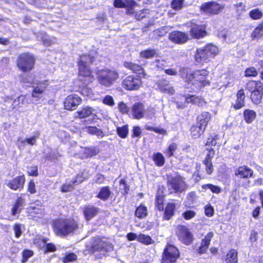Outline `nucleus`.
Segmentation results:
<instances>
[{
	"instance_id": "c85d7f7f",
	"label": "nucleus",
	"mask_w": 263,
	"mask_h": 263,
	"mask_svg": "<svg viewBox=\"0 0 263 263\" xmlns=\"http://www.w3.org/2000/svg\"><path fill=\"white\" fill-rule=\"evenodd\" d=\"M211 119V115L210 112L204 111L197 117L196 123L205 129Z\"/></svg>"
},
{
	"instance_id": "680f3d73",
	"label": "nucleus",
	"mask_w": 263,
	"mask_h": 263,
	"mask_svg": "<svg viewBox=\"0 0 263 263\" xmlns=\"http://www.w3.org/2000/svg\"><path fill=\"white\" fill-rule=\"evenodd\" d=\"M118 109L119 111L122 114H127L129 117L130 110L127 105L123 102H121L118 104Z\"/></svg>"
},
{
	"instance_id": "052dcab7",
	"label": "nucleus",
	"mask_w": 263,
	"mask_h": 263,
	"mask_svg": "<svg viewBox=\"0 0 263 263\" xmlns=\"http://www.w3.org/2000/svg\"><path fill=\"white\" fill-rule=\"evenodd\" d=\"M27 175L29 176L37 177L39 175L38 166L36 165L28 166L27 167Z\"/></svg>"
},
{
	"instance_id": "cd10ccee",
	"label": "nucleus",
	"mask_w": 263,
	"mask_h": 263,
	"mask_svg": "<svg viewBox=\"0 0 263 263\" xmlns=\"http://www.w3.org/2000/svg\"><path fill=\"white\" fill-rule=\"evenodd\" d=\"M27 209L29 215L35 220L42 218L44 215V209L41 208L39 206H30Z\"/></svg>"
},
{
	"instance_id": "a211bd4d",
	"label": "nucleus",
	"mask_w": 263,
	"mask_h": 263,
	"mask_svg": "<svg viewBox=\"0 0 263 263\" xmlns=\"http://www.w3.org/2000/svg\"><path fill=\"white\" fill-rule=\"evenodd\" d=\"M82 100L80 97L76 94H70L67 96L63 102L64 109L67 110H74L82 103Z\"/></svg>"
},
{
	"instance_id": "c9c22d12",
	"label": "nucleus",
	"mask_w": 263,
	"mask_h": 263,
	"mask_svg": "<svg viewBox=\"0 0 263 263\" xmlns=\"http://www.w3.org/2000/svg\"><path fill=\"white\" fill-rule=\"evenodd\" d=\"M185 101L187 103H192L198 105H201L203 103L205 102L203 98L193 95H188L186 96L185 97Z\"/></svg>"
},
{
	"instance_id": "aec40b11",
	"label": "nucleus",
	"mask_w": 263,
	"mask_h": 263,
	"mask_svg": "<svg viewBox=\"0 0 263 263\" xmlns=\"http://www.w3.org/2000/svg\"><path fill=\"white\" fill-rule=\"evenodd\" d=\"M49 81L47 80L38 81L36 83L35 86L33 87L32 90L31 97L38 100L42 97V95L47 89Z\"/></svg>"
},
{
	"instance_id": "bb28decb",
	"label": "nucleus",
	"mask_w": 263,
	"mask_h": 263,
	"mask_svg": "<svg viewBox=\"0 0 263 263\" xmlns=\"http://www.w3.org/2000/svg\"><path fill=\"white\" fill-rule=\"evenodd\" d=\"M157 89L162 93H167L170 95L174 94L175 90L171 86L170 82L166 79L163 78L156 82Z\"/></svg>"
},
{
	"instance_id": "13d9d810",
	"label": "nucleus",
	"mask_w": 263,
	"mask_h": 263,
	"mask_svg": "<svg viewBox=\"0 0 263 263\" xmlns=\"http://www.w3.org/2000/svg\"><path fill=\"white\" fill-rule=\"evenodd\" d=\"M27 191L30 194H34L36 193V185L33 179L29 180L27 186Z\"/></svg>"
},
{
	"instance_id": "1a4fd4ad",
	"label": "nucleus",
	"mask_w": 263,
	"mask_h": 263,
	"mask_svg": "<svg viewBox=\"0 0 263 263\" xmlns=\"http://www.w3.org/2000/svg\"><path fill=\"white\" fill-rule=\"evenodd\" d=\"M36 63L35 55L29 52L20 53L16 60V65L18 70L23 73L33 70Z\"/></svg>"
},
{
	"instance_id": "3c124183",
	"label": "nucleus",
	"mask_w": 263,
	"mask_h": 263,
	"mask_svg": "<svg viewBox=\"0 0 263 263\" xmlns=\"http://www.w3.org/2000/svg\"><path fill=\"white\" fill-rule=\"evenodd\" d=\"M258 74L257 70L253 66L247 68L245 70V77L255 78Z\"/></svg>"
},
{
	"instance_id": "6ab92c4d",
	"label": "nucleus",
	"mask_w": 263,
	"mask_h": 263,
	"mask_svg": "<svg viewBox=\"0 0 263 263\" xmlns=\"http://www.w3.org/2000/svg\"><path fill=\"white\" fill-rule=\"evenodd\" d=\"M168 39L176 44H183L190 40L187 33L179 30L171 32L168 35Z\"/></svg>"
},
{
	"instance_id": "2f4dec72",
	"label": "nucleus",
	"mask_w": 263,
	"mask_h": 263,
	"mask_svg": "<svg viewBox=\"0 0 263 263\" xmlns=\"http://www.w3.org/2000/svg\"><path fill=\"white\" fill-rule=\"evenodd\" d=\"M113 5L117 8H133L137 5L135 0H114Z\"/></svg>"
},
{
	"instance_id": "603ef678",
	"label": "nucleus",
	"mask_w": 263,
	"mask_h": 263,
	"mask_svg": "<svg viewBox=\"0 0 263 263\" xmlns=\"http://www.w3.org/2000/svg\"><path fill=\"white\" fill-rule=\"evenodd\" d=\"M77 259V255L75 253H69L62 257V261L63 263H68L70 262L75 261Z\"/></svg>"
},
{
	"instance_id": "58836bf2",
	"label": "nucleus",
	"mask_w": 263,
	"mask_h": 263,
	"mask_svg": "<svg viewBox=\"0 0 263 263\" xmlns=\"http://www.w3.org/2000/svg\"><path fill=\"white\" fill-rule=\"evenodd\" d=\"M148 214L147 207L143 204H140L136 208L135 216L139 219L145 218Z\"/></svg>"
},
{
	"instance_id": "774afa93",
	"label": "nucleus",
	"mask_w": 263,
	"mask_h": 263,
	"mask_svg": "<svg viewBox=\"0 0 263 263\" xmlns=\"http://www.w3.org/2000/svg\"><path fill=\"white\" fill-rule=\"evenodd\" d=\"M142 135V132L141 127L139 126H134L132 129V137L140 138Z\"/></svg>"
},
{
	"instance_id": "7ed1b4c3",
	"label": "nucleus",
	"mask_w": 263,
	"mask_h": 263,
	"mask_svg": "<svg viewBox=\"0 0 263 263\" xmlns=\"http://www.w3.org/2000/svg\"><path fill=\"white\" fill-rule=\"evenodd\" d=\"M51 227L57 236L62 237L74 233L78 223L73 218L60 217L52 220Z\"/></svg>"
},
{
	"instance_id": "09e8293b",
	"label": "nucleus",
	"mask_w": 263,
	"mask_h": 263,
	"mask_svg": "<svg viewBox=\"0 0 263 263\" xmlns=\"http://www.w3.org/2000/svg\"><path fill=\"white\" fill-rule=\"evenodd\" d=\"M21 255V263H25L28 260L29 258L32 257L34 255V252L31 250L25 249L22 251Z\"/></svg>"
},
{
	"instance_id": "de8ad7c7",
	"label": "nucleus",
	"mask_w": 263,
	"mask_h": 263,
	"mask_svg": "<svg viewBox=\"0 0 263 263\" xmlns=\"http://www.w3.org/2000/svg\"><path fill=\"white\" fill-rule=\"evenodd\" d=\"M184 3L185 0H172L170 6L172 9L178 11L185 6Z\"/></svg>"
},
{
	"instance_id": "a878e982",
	"label": "nucleus",
	"mask_w": 263,
	"mask_h": 263,
	"mask_svg": "<svg viewBox=\"0 0 263 263\" xmlns=\"http://www.w3.org/2000/svg\"><path fill=\"white\" fill-rule=\"evenodd\" d=\"M213 236L214 233L211 231L208 232L204 237L201 239L200 246L197 250L198 254L201 255L206 253Z\"/></svg>"
},
{
	"instance_id": "0eeeda50",
	"label": "nucleus",
	"mask_w": 263,
	"mask_h": 263,
	"mask_svg": "<svg viewBox=\"0 0 263 263\" xmlns=\"http://www.w3.org/2000/svg\"><path fill=\"white\" fill-rule=\"evenodd\" d=\"M246 90L250 92L249 98L252 104L257 105L263 100V83L259 80L248 81L245 86Z\"/></svg>"
},
{
	"instance_id": "5701e85b",
	"label": "nucleus",
	"mask_w": 263,
	"mask_h": 263,
	"mask_svg": "<svg viewBox=\"0 0 263 263\" xmlns=\"http://www.w3.org/2000/svg\"><path fill=\"white\" fill-rule=\"evenodd\" d=\"M236 97L235 102L231 104V107L235 110H237L241 109L245 106L246 96L245 90L242 88L237 91Z\"/></svg>"
},
{
	"instance_id": "e2e57ef3",
	"label": "nucleus",
	"mask_w": 263,
	"mask_h": 263,
	"mask_svg": "<svg viewBox=\"0 0 263 263\" xmlns=\"http://www.w3.org/2000/svg\"><path fill=\"white\" fill-rule=\"evenodd\" d=\"M74 189V185L71 181V183H65L60 187V191L62 193H66L72 191Z\"/></svg>"
},
{
	"instance_id": "f3484780",
	"label": "nucleus",
	"mask_w": 263,
	"mask_h": 263,
	"mask_svg": "<svg viewBox=\"0 0 263 263\" xmlns=\"http://www.w3.org/2000/svg\"><path fill=\"white\" fill-rule=\"evenodd\" d=\"M234 175L238 180L247 181L254 177V171L247 165H243L239 166L235 170Z\"/></svg>"
},
{
	"instance_id": "5fc2aeb1",
	"label": "nucleus",
	"mask_w": 263,
	"mask_h": 263,
	"mask_svg": "<svg viewBox=\"0 0 263 263\" xmlns=\"http://www.w3.org/2000/svg\"><path fill=\"white\" fill-rule=\"evenodd\" d=\"M177 145L175 143L170 144L165 149L164 154L168 158L172 157L174 154V152L177 149Z\"/></svg>"
},
{
	"instance_id": "f03ea898",
	"label": "nucleus",
	"mask_w": 263,
	"mask_h": 263,
	"mask_svg": "<svg viewBox=\"0 0 263 263\" xmlns=\"http://www.w3.org/2000/svg\"><path fill=\"white\" fill-rule=\"evenodd\" d=\"M210 72L207 68L196 69L190 72L187 68H183L180 70V77L188 85H192L198 89L210 86L208 79Z\"/></svg>"
},
{
	"instance_id": "8fccbe9b",
	"label": "nucleus",
	"mask_w": 263,
	"mask_h": 263,
	"mask_svg": "<svg viewBox=\"0 0 263 263\" xmlns=\"http://www.w3.org/2000/svg\"><path fill=\"white\" fill-rule=\"evenodd\" d=\"M201 188L203 190H210L213 193L219 194L221 192V188L211 183L204 184L201 185Z\"/></svg>"
},
{
	"instance_id": "20e7f679",
	"label": "nucleus",
	"mask_w": 263,
	"mask_h": 263,
	"mask_svg": "<svg viewBox=\"0 0 263 263\" xmlns=\"http://www.w3.org/2000/svg\"><path fill=\"white\" fill-rule=\"evenodd\" d=\"M219 48L212 43H208L201 48H197L194 54L196 63L200 65L210 62L219 53Z\"/></svg>"
},
{
	"instance_id": "37998d69",
	"label": "nucleus",
	"mask_w": 263,
	"mask_h": 263,
	"mask_svg": "<svg viewBox=\"0 0 263 263\" xmlns=\"http://www.w3.org/2000/svg\"><path fill=\"white\" fill-rule=\"evenodd\" d=\"M40 41L44 46L48 47L54 44V39L45 32L41 33Z\"/></svg>"
},
{
	"instance_id": "72a5a7b5",
	"label": "nucleus",
	"mask_w": 263,
	"mask_h": 263,
	"mask_svg": "<svg viewBox=\"0 0 263 263\" xmlns=\"http://www.w3.org/2000/svg\"><path fill=\"white\" fill-rule=\"evenodd\" d=\"M205 129L197 124V123L193 124L190 128L191 136L194 139L199 138L203 134Z\"/></svg>"
},
{
	"instance_id": "423d86ee",
	"label": "nucleus",
	"mask_w": 263,
	"mask_h": 263,
	"mask_svg": "<svg viewBox=\"0 0 263 263\" xmlns=\"http://www.w3.org/2000/svg\"><path fill=\"white\" fill-rule=\"evenodd\" d=\"M166 184L170 194L180 193L187 189L188 185L185 178L178 172L174 175H166Z\"/></svg>"
},
{
	"instance_id": "39448f33",
	"label": "nucleus",
	"mask_w": 263,
	"mask_h": 263,
	"mask_svg": "<svg viewBox=\"0 0 263 263\" xmlns=\"http://www.w3.org/2000/svg\"><path fill=\"white\" fill-rule=\"evenodd\" d=\"M165 195L157 193L155 196V208L160 212H163L162 215L163 220H170L175 215L177 209L176 203L174 202H168L164 207ZM174 201L175 200H172Z\"/></svg>"
},
{
	"instance_id": "7c9ffc66",
	"label": "nucleus",
	"mask_w": 263,
	"mask_h": 263,
	"mask_svg": "<svg viewBox=\"0 0 263 263\" xmlns=\"http://www.w3.org/2000/svg\"><path fill=\"white\" fill-rule=\"evenodd\" d=\"M99 209L93 205H85L83 208V214L86 220H89L96 216Z\"/></svg>"
},
{
	"instance_id": "393cba45",
	"label": "nucleus",
	"mask_w": 263,
	"mask_h": 263,
	"mask_svg": "<svg viewBox=\"0 0 263 263\" xmlns=\"http://www.w3.org/2000/svg\"><path fill=\"white\" fill-rule=\"evenodd\" d=\"M25 205V199L22 195L16 197L13 201L10 210L11 215L15 216L20 214Z\"/></svg>"
},
{
	"instance_id": "bf43d9fd",
	"label": "nucleus",
	"mask_w": 263,
	"mask_h": 263,
	"mask_svg": "<svg viewBox=\"0 0 263 263\" xmlns=\"http://www.w3.org/2000/svg\"><path fill=\"white\" fill-rule=\"evenodd\" d=\"M219 137L217 134L214 135H210L207 139V141L205 143L206 146H215L217 144V140L218 139Z\"/></svg>"
},
{
	"instance_id": "0e129e2a",
	"label": "nucleus",
	"mask_w": 263,
	"mask_h": 263,
	"mask_svg": "<svg viewBox=\"0 0 263 263\" xmlns=\"http://www.w3.org/2000/svg\"><path fill=\"white\" fill-rule=\"evenodd\" d=\"M196 215V213L194 211L187 210L182 214V216L185 220H189L195 217Z\"/></svg>"
},
{
	"instance_id": "ddd939ff",
	"label": "nucleus",
	"mask_w": 263,
	"mask_h": 263,
	"mask_svg": "<svg viewBox=\"0 0 263 263\" xmlns=\"http://www.w3.org/2000/svg\"><path fill=\"white\" fill-rule=\"evenodd\" d=\"M112 248V245L109 242L103 240L101 238H97L93 241L90 246L86 248V251L89 254L92 255L96 252H108Z\"/></svg>"
},
{
	"instance_id": "79ce46f5",
	"label": "nucleus",
	"mask_w": 263,
	"mask_h": 263,
	"mask_svg": "<svg viewBox=\"0 0 263 263\" xmlns=\"http://www.w3.org/2000/svg\"><path fill=\"white\" fill-rule=\"evenodd\" d=\"M92 112V108L90 106L82 107L76 112L77 117L80 119H84L89 117Z\"/></svg>"
},
{
	"instance_id": "c756f323",
	"label": "nucleus",
	"mask_w": 263,
	"mask_h": 263,
	"mask_svg": "<svg viewBox=\"0 0 263 263\" xmlns=\"http://www.w3.org/2000/svg\"><path fill=\"white\" fill-rule=\"evenodd\" d=\"M238 251L235 249H231L223 256V260L225 263H238Z\"/></svg>"
},
{
	"instance_id": "dca6fc26",
	"label": "nucleus",
	"mask_w": 263,
	"mask_h": 263,
	"mask_svg": "<svg viewBox=\"0 0 263 263\" xmlns=\"http://www.w3.org/2000/svg\"><path fill=\"white\" fill-rule=\"evenodd\" d=\"M224 8V5H221L213 1L204 3L200 7L201 11L210 15L218 14L222 11Z\"/></svg>"
},
{
	"instance_id": "c03bdc74",
	"label": "nucleus",
	"mask_w": 263,
	"mask_h": 263,
	"mask_svg": "<svg viewBox=\"0 0 263 263\" xmlns=\"http://www.w3.org/2000/svg\"><path fill=\"white\" fill-rule=\"evenodd\" d=\"M116 131L120 138L125 139L127 137L129 133L128 125L125 124L122 126H118L117 127Z\"/></svg>"
},
{
	"instance_id": "864d4df0",
	"label": "nucleus",
	"mask_w": 263,
	"mask_h": 263,
	"mask_svg": "<svg viewBox=\"0 0 263 263\" xmlns=\"http://www.w3.org/2000/svg\"><path fill=\"white\" fill-rule=\"evenodd\" d=\"M119 185H123V188L121 189L122 195L126 197L129 193L130 191V186L127 183L125 179H121L119 181Z\"/></svg>"
},
{
	"instance_id": "9b49d317",
	"label": "nucleus",
	"mask_w": 263,
	"mask_h": 263,
	"mask_svg": "<svg viewBox=\"0 0 263 263\" xmlns=\"http://www.w3.org/2000/svg\"><path fill=\"white\" fill-rule=\"evenodd\" d=\"M180 256L179 249L174 245L168 243L162 253L161 263H175Z\"/></svg>"
},
{
	"instance_id": "473e14b6",
	"label": "nucleus",
	"mask_w": 263,
	"mask_h": 263,
	"mask_svg": "<svg viewBox=\"0 0 263 263\" xmlns=\"http://www.w3.org/2000/svg\"><path fill=\"white\" fill-rule=\"evenodd\" d=\"M111 192L109 186H104L100 188L96 197L102 201L107 200L111 196Z\"/></svg>"
},
{
	"instance_id": "ea45409f",
	"label": "nucleus",
	"mask_w": 263,
	"mask_h": 263,
	"mask_svg": "<svg viewBox=\"0 0 263 263\" xmlns=\"http://www.w3.org/2000/svg\"><path fill=\"white\" fill-rule=\"evenodd\" d=\"M140 58L149 59L153 58L157 55V50L154 48H147L140 52Z\"/></svg>"
},
{
	"instance_id": "9d476101",
	"label": "nucleus",
	"mask_w": 263,
	"mask_h": 263,
	"mask_svg": "<svg viewBox=\"0 0 263 263\" xmlns=\"http://www.w3.org/2000/svg\"><path fill=\"white\" fill-rule=\"evenodd\" d=\"M156 114L155 109L148 107L146 109L144 104L140 102H135L130 107L129 117L136 120L144 118L152 119Z\"/></svg>"
},
{
	"instance_id": "f257e3e1",
	"label": "nucleus",
	"mask_w": 263,
	"mask_h": 263,
	"mask_svg": "<svg viewBox=\"0 0 263 263\" xmlns=\"http://www.w3.org/2000/svg\"><path fill=\"white\" fill-rule=\"evenodd\" d=\"M96 60V57L90 53L79 55L77 65L78 67L77 81L81 87H86L95 80L94 71L90 67Z\"/></svg>"
},
{
	"instance_id": "338daca9",
	"label": "nucleus",
	"mask_w": 263,
	"mask_h": 263,
	"mask_svg": "<svg viewBox=\"0 0 263 263\" xmlns=\"http://www.w3.org/2000/svg\"><path fill=\"white\" fill-rule=\"evenodd\" d=\"M13 229L14 232L15 237L18 238L22 234L21 224L16 223L13 226Z\"/></svg>"
},
{
	"instance_id": "4468645a",
	"label": "nucleus",
	"mask_w": 263,
	"mask_h": 263,
	"mask_svg": "<svg viewBox=\"0 0 263 263\" xmlns=\"http://www.w3.org/2000/svg\"><path fill=\"white\" fill-rule=\"evenodd\" d=\"M142 78L132 74L129 75L122 81V86L128 91L137 90L142 85Z\"/></svg>"
},
{
	"instance_id": "2eb2a0df",
	"label": "nucleus",
	"mask_w": 263,
	"mask_h": 263,
	"mask_svg": "<svg viewBox=\"0 0 263 263\" xmlns=\"http://www.w3.org/2000/svg\"><path fill=\"white\" fill-rule=\"evenodd\" d=\"M176 233L178 239L185 245H190L193 241V233L184 225H178L176 228Z\"/></svg>"
},
{
	"instance_id": "f704fd0d",
	"label": "nucleus",
	"mask_w": 263,
	"mask_h": 263,
	"mask_svg": "<svg viewBox=\"0 0 263 263\" xmlns=\"http://www.w3.org/2000/svg\"><path fill=\"white\" fill-rule=\"evenodd\" d=\"M100 153V149L96 146L84 147L83 152V156L85 158H91L96 156Z\"/></svg>"
},
{
	"instance_id": "412c9836",
	"label": "nucleus",
	"mask_w": 263,
	"mask_h": 263,
	"mask_svg": "<svg viewBox=\"0 0 263 263\" xmlns=\"http://www.w3.org/2000/svg\"><path fill=\"white\" fill-rule=\"evenodd\" d=\"M25 181V176L22 174L9 180L7 183H6V185L12 190L21 191L24 189Z\"/></svg>"
},
{
	"instance_id": "4be33fe9",
	"label": "nucleus",
	"mask_w": 263,
	"mask_h": 263,
	"mask_svg": "<svg viewBox=\"0 0 263 263\" xmlns=\"http://www.w3.org/2000/svg\"><path fill=\"white\" fill-rule=\"evenodd\" d=\"M123 66L133 73H136V76L142 78H146V73L141 65L132 62L125 61L123 63Z\"/></svg>"
},
{
	"instance_id": "e433bc0d",
	"label": "nucleus",
	"mask_w": 263,
	"mask_h": 263,
	"mask_svg": "<svg viewBox=\"0 0 263 263\" xmlns=\"http://www.w3.org/2000/svg\"><path fill=\"white\" fill-rule=\"evenodd\" d=\"M243 116L245 122L248 124H250L256 118V113L252 109H245L243 111Z\"/></svg>"
},
{
	"instance_id": "4c0bfd02",
	"label": "nucleus",
	"mask_w": 263,
	"mask_h": 263,
	"mask_svg": "<svg viewBox=\"0 0 263 263\" xmlns=\"http://www.w3.org/2000/svg\"><path fill=\"white\" fill-rule=\"evenodd\" d=\"M152 160L155 165L158 167L163 166L165 163V157L160 152L154 153L152 155Z\"/></svg>"
},
{
	"instance_id": "69168bd1",
	"label": "nucleus",
	"mask_w": 263,
	"mask_h": 263,
	"mask_svg": "<svg viewBox=\"0 0 263 263\" xmlns=\"http://www.w3.org/2000/svg\"><path fill=\"white\" fill-rule=\"evenodd\" d=\"M145 128L149 131H153L156 133L159 134L161 135H165L166 133V130L162 128L153 127L150 126H145Z\"/></svg>"
},
{
	"instance_id": "b1692460",
	"label": "nucleus",
	"mask_w": 263,
	"mask_h": 263,
	"mask_svg": "<svg viewBox=\"0 0 263 263\" xmlns=\"http://www.w3.org/2000/svg\"><path fill=\"white\" fill-rule=\"evenodd\" d=\"M206 150L208 153L204 160L202 161L203 164L205 165V171L208 175H211L213 171V166L212 160L215 155V151L213 148H206Z\"/></svg>"
},
{
	"instance_id": "f8f14e48",
	"label": "nucleus",
	"mask_w": 263,
	"mask_h": 263,
	"mask_svg": "<svg viewBox=\"0 0 263 263\" xmlns=\"http://www.w3.org/2000/svg\"><path fill=\"white\" fill-rule=\"evenodd\" d=\"M189 36L190 40H200L206 36L208 34L206 25L204 24H198L196 22H190Z\"/></svg>"
},
{
	"instance_id": "a19ab883",
	"label": "nucleus",
	"mask_w": 263,
	"mask_h": 263,
	"mask_svg": "<svg viewBox=\"0 0 263 263\" xmlns=\"http://www.w3.org/2000/svg\"><path fill=\"white\" fill-rule=\"evenodd\" d=\"M263 35V22L259 23L254 29L251 34L253 40H258Z\"/></svg>"
},
{
	"instance_id": "49530a36",
	"label": "nucleus",
	"mask_w": 263,
	"mask_h": 263,
	"mask_svg": "<svg viewBox=\"0 0 263 263\" xmlns=\"http://www.w3.org/2000/svg\"><path fill=\"white\" fill-rule=\"evenodd\" d=\"M87 133L90 135H96L98 137H103L104 134L103 131L96 126H89L86 127Z\"/></svg>"
},
{
	"instance_id": "a18cd8bd",
	"label": "nucleus",
	"mask_w": 263,
	"mask_h": 263,
	"mask_svg": "<svg viewBox=\"0 0 263 263\" xmlns=\"http://www.w3.org/2000/svg\"><path fill=\"white\" fill-rule=\"evenodd\" d=\"M137 241L145 245H152L154 242L150 236L143 234L138 235Z\"/></svg>"
},
{
	"instance_id": "6e6d98bb",
	"label": "nucleus",
	"mask_w": 263,
	"mask_h": 263,
	"mask_svg": "<svg viewBox=\"0 0 263 263\" xmlns=\"http://www.w3.org/2000/svg\"><path fill=\"white\" fill-rule=\"evenodd\" d=\"M47 239L45 237H37L33 239V244L39 249H41L46 243Z\"/></svg>"
},
{
	"instance_id": "4d7b16f0",
	"label": "nucleus",
	"mask_w": 263,
	"mask_h": 263,
	"mask_svg": "<svg viewBox=\"0 0 263 263\" xmlns=\"http://www.w3.org/2000/svg\"><path fill=\"white\" fill-rule=\"evenodd\" d=\"M263 13L258 8L251 10L249 12L250 17L253 20H258L262 17Z\"/></svg>"
},
{
	"instance_id": "6e6552de",
	"label": "nucleus",
	"mask_w": 263,
	"mask_h": 263,
	"mask_svg": "<svg viewBox=\"0 0 263 263\" xmlns=\"http://www.w3.org/2000/svg\"><path fill=\"white\" fill-rule=\"evenodd\" d=\"M98 83L104 87H109L115 83L119 78V73L115 69L105 68L96 72Z\"/></svg>"
}]
</instances>
